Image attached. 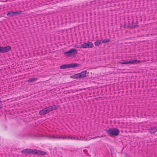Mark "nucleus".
Instances as JSON below:
<instances>
[{
  "instance_id": "nucleus-1",
  "label": "nucleus",
  "mask_w": 157,
  "mask_h": 157,
  "mask_svg": "<svg viewBox=\"0 0 157 157\" xmlns=\"http://www.w3.org/2000/svg\"><path fill=\"white\" fill-rule=\"evenodd\" d=\"M58 108V106L54 105L52 106L46 107L40 110L39 112V113L40 115L43 116L46 114L49 113L51 111H52Z\"/></svg>"
},
{
  "instance_id": "nucleus-2",
  "label": "nucleus",
  "mask_w": 157,
  "mask_h": 157,
  "mask_svg": "<svg viewBox=\"0 0 157 157\" xmlns=\"http://www.w3.org/2000/svg\"><path fill=\"white\" fill-rule=\"evenodd\" d=\"M108 134L111 137L117 136L120 133V130L117 128H110L105 130Z\"/></svg>"
},
{
  "instance_id": "nucleus-3",
  "label": "nucleus",
  "mask_w": 157,
  "mask_h": 157,
  "mask_svg": "<svg viewBox=\"0 0 157 157\" xmlns=\"http://www.w3.org/2000/svg\"><path fill=\"white\" fill-rule=\"evenodd\" d=\"M77 53V49L76 48H72L70 50L65 52L64 54L65 56L70 57L72 56L76 55Z\"/></svg>"
},
{
  "instance_id": "nucleus-4",
  "label": "nucleus",
  "mask_w": 157,
  "mask_h": 157,
  "mask_svg": "<svg viewBox=\"0 0 157 157\" xmlns=\"http://www.w3.org/2000/svg\"><path fill=\"white\" fill-rule=\"evenodd\" d=\"M21 152L22 154L25 155H29L31 154H36L38 153L36 150H33L30 149H26L23 150Z\"/></svg>"
},
{
  "instance_id": "nucleus-5",
  "label": "nucleus",
  "mask_w": 157,
  "mask_h": 157,
  "mask_svg": "<svg viewBox=\"0 0 157 157\" xmlns=\"http://www.w3.org/2000/svg\"><path fill=\"white\" fill-rule=\"evenodd\" d=\"M140 62V60H122L120 62V63L123 64H131L135 63H138Z\"/></svg>"
},
{
  "instance_id": "nucleus-6",
  "label": "nucleus",
  "mask_w": 157,
  "mask_h": 157,
  "mask_svg": "<svg viewBox=\"0 0 157 157\" xmlns=\"http://www.w3.org/2000/svg\"><path fill=\"white\" fill-rule=\"evenodd\" d=\"M138 21H136V23H134V21L132 20V23H130V21L128 22V26L127 27L128 28L130 27L131 29H135L136 28L138 25Z\"/></svg>"
},
{
  "instance_id": "nucleus-7",
  "label": "nucleus",
  "mask_w": 157,
  "mask_h": 157,
  "mask_svg": "<svg viewBox=\"0 0 157 157\" xmlns=\"http://www.w3.org/2000/svg\"><path fill=\"white\" fill-rule=\"evenodd\" d=\"M22 12L21 11H16L15 12H13V11H11L8 12L7 13V15L9 17H12L16 15H17L20 14L22 13Z\"/></svg>"
},
{
  "instance_id": "nucleus-8",
  "label": "nucleus",
  "mask_w": 157,
  "mask_h": 157,
  "mask_svg": "<svg viewBox=\"0 0 157 157\" xmlns=\"http://www.w3.org/2000/svg\"><path fill=\"white\" fill-rule=\"evenodd\" d=\"M94 44L91 42H88L84 43L81 45L80 48H92L93 47Z\"/></svg>"
},
{
  "instance_id": "nucleus-9",
  "label": "nucleus",
  "mask_w": 157,
  "mask_h": 157,
  "mask_svg": "<svg viewBox=\"0 0 157 157\" xmlns=\"http://www.w3.org/2000/svg\"><path fill=\"white\" fill-rule=\"evenodd\" d=\"M2 48L3 53L10 51L11 49V47L9 45H7L4 47H2Z\"/></svg>"
},
{
  "instance_id": "nucleus-10",
  "label": "nucleus",
  "mask_w": 157,
  "mask_h": 157,
  "mask_svg": "<svg viewBox=\"0 0 157 157\" xmlns=\"http://www.w3.org/2000/svg\"><path fill=\"white\" fill-rule=\"evenodd\" d=\"M148 130V132L152 134H155L157 131V129L155 127H151Z\"/></svg>"
},
{
  "instance_id": "nucleus-11",
  "label": "nucleus",
  "mask_w": 157,
  "mask_h": 157,
  "mask_svg": "<svg viewBox=\"0 0 157 157\" xmlns=\"http://www.w3.org/2000/svg\"><path fill=\"white\" fill-rule=\"evenodd\" d=\"M87 71L86 70L84 71L81 72L79 73L80 78H82L87 76L86 74Z\"/></svg>"
},
{
  "instance_id": "nucleus-12",
  "label": "nucleus",
  "mask_w": 157,
  "mask_h": 157,
  "mask_svg": "<svg viewBox=\"0 0 157 157\" xmlns=\"http://www.w3.org/2000/svg\"><path fill=\"white\" fill-rule=\"evenodd\" d=\"M38 79V78H29L27 82L29 83H31L35 82Z\"/></svg>"
},
{
  "instance_id": "nucleus-13",
  "label": "nucleus",
  "mask_w": 157,
  "mask_h": 157,
  "mask_svg": "<svg viewBox=\"0 0 157 157\" xmlns=\"http://www.w3.org/2000/svg\"><path fill=\"white\" fill-rule=\"evenodd\" d=\"M72 78H81L79 73L72 75Z\"/></svg>"
},
{
  "instance_id": "nucleus-14",
  "label": "nucleus",
  "mask_w": 157,
  "mask_h": 157,
  "mask_svg": "<svg viewBox=\"0 0 157 157\" xmlns=\"http://www.w3.org/2000/svg\"><path fill=\"white\" fill-rule=\"evenodd\" d=\"M36 151H37V152L38 153L36 154H38V155H46L47 154V152H46L39 151V150H36Z\"/></svg>"
},
{
  "instance_id": "nucleus-15",
  "label": "nucleus",
  "mask_w": 157,
  "mask_h": 157,
  "mask_svg": "<svg viewBox=\"0 0 157 157\" xmlns=\"http://www.w3.org/2000/svg\"><path fill=\"white\" fill-rule=\"evenodd\" d=\"M68 64H63L60 67V69H65L67 68H68Z\"/></svg>"
},
{
  "instance_id": "nucleus-16",
  "label": "nucleus",
  "mask_w": 157,
  "mask_h": 157,
  "mask_svg": "<svg viewBox=\"0 0 157 157\" xmlns=\"http://www.w3.org/2000/svg\"><path fill=\"white\" fill-rule=\"evenodd\" d=\"M101 40H98L95 42L94 44L96 46H99L101 44Z\"/></svg>"
},
{
  "instance_id": "nucleus-17",
  "label": "nucleus",
  "mask_w": 157,
  "mask_h": 157,
  "mask_svg": "<svg viewBox=\"0 0 157 157\" xmlns=\"http://www.w3.org/2000/svg\"><path fill=\"white\" fill-rule=\"evenodd\" d=\"M110 41V40L109 39H106L105 40H101V42L102 43H106L108 42H109Z\"/></svg>"
},
{
  "instance_id": "nucleus-18",
  "label": "nucleus",
  "mask_w": 157,
  "mask_h": 157,
  "mask_svg": "<svg viewBox=\"0 0 157 157\" xmlns=\"http://www.w3.org/2000/svg\"><path fill=\"white\" fill-rule=\"evenodd\" d=\"M80 65L77 63H73V67H79Z\"/></svg>"
},
{
  "instance_id": "nucleus-19",
  "label": "nucleus",
  "mask_w": 157,
  "mask_h": 157,
  "mask_svg": "<svg viewBox=\"0 0 157 157\" xmlns=\"http://www.w3.org/2000/svg\"><path fill=\"white\" fill-rule=\"evenodd\" d=\"M71 140H80V139H79L78 138L75 137V136H71Z\"/></svg>"
},
{
  "instance_id": "nucleus-20",
  "label": "nucleus",
  "mask_w": 157,
  "mask_h": 157,
  "mask_svg": "<svg viewBox=\"0 0 157 157\" xmlns=\"http://www.w3.org/2000/svg\"><path fill=\"white\" fill-rule=\"evenodd\" d=\"M65 136H59V139H63V140H64L65 139Z\"/></svg>"
},
{
  "instance_id": "nucleus-21",
  "label": "nucleus",
  "mask_w": 157,
  "mask_h": 157,
  "mask_svg": "<svg viewBox=\"0 0 157 157\" xmlns=\"http://www.w3.org/2000/svg\"><path fill=\"white\" fill-rule=\"evenodd\" d=\"M68 64V68H72L73 67V63H71V64Z\"/></svg>"
},
{
  "instance_id": "nucleus-22",
  "label": "nucleus",
  "mask_w": 157,
  "mask_h": 157,
  "mask_svg": "<svg viewBox=\"0 0 157 157\" xmlns=\"http://www.w3.org/2000/svg\"><path fill=\"white\" fill-rule=\"evenodd\" d=\"M71 136L70 135L69 136H65V139H71Z\"/></svg>"
},
{
  "instance_id": "nucleus-23",
  "label": "nucleus",
  "mask_w": 157,
  "mask_h": 157,
  "mask_svg": "<svg viewBox=\"0 0 157 157\" xmlns=\"http://www.w3.org/2000/svg\"><path fill=\"white\" fill-rule=\"evenodd\" d=\"M2 47L0 46V53H3Z\"/></svg>"
},
{
  "instance_id": "nucleus-24",
  "label": "nucleus",
  "mask_w": 157,
  "mask_h": 157,
  "mask_svg": "<svg viewBox=\"0 0 157 157\" xmlns=\"http://www.w3.org/2000/svg\"><path fill=\"white\" fill-rule=\"evenodd\" d=\"M59 136L58 135H57L56 136H53V138L54 139H59Z\"/></svg>"
},
{
  "instance_id": "nucleus-25",
  "label": "nucleus",
  "mask_w": 157,
  "mask_h": 157,
  "mask_svg": "<svg viewBox=\"0 0 157 157\" xmlns=\"http://www.w3.org/2000/svg\"><path fill=\"white\" fill-rule=\"evenodd\" d=\"M2 107V101L0 100V109Z\"/></svg>"
},
{
  "instance_id": "nucleus-26",
  "label": "nucleus",
  "mask_w": 157,
  "mask_h": 157,
  "mask_svg": "<svg viewBox=\"0 0 157 157\" xmlns=\"http://www.w3.org/2000/svg\"><path fill=\"white\" fill-rule=\"evenodd\" d=\"M123 28H125L127 27L126 24L125 23H124V25H123Z\"/></svg>"
},
{
  "instance_id": "nucleus-27",
  "label": "nucleus",
  "mask_w": 157,
  "mask_h": 157,
  "mask_svg": "<svg viewBox=\"0 0 157 157\" xmlns=\"http://www.w3.org/2000/svg\"><path fill=\"white\" fill-rule=\"evenodd\" d=\"M75 47H76V48H79L78 47V46H75Z\"/></svg>"
},
{
  "instance_id": "nucleus-28",
  "label": "nucleus",
  "mask_w": 157,
  "mask_h": 157,
  "mask_svg": "<svg viewBox=\"0 0 157 157\" xmlns=\"http://www.w3.org/2000/svg\"><path fill=\"white\" fill-rule=\"evenodd\" d=\"M96 138L95 137H94V138H93V139H94V138Z\"/></svg>"
}]
</instances>
